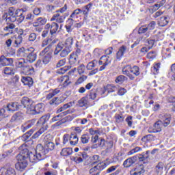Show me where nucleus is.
I'll use <instances>...</instances> for the list:
<instances>
[{
    "label": "nucleus",
    "instance_id": "obj_39",
    "mask_svg": "<svg viewBox=\"0 0 175 175\" xmlns=\"http://www.w3.org/2000/svg\"><path fill=\"white\" fill-rule=\"evenodd\" d=\"M96 65H98V61L93 60L87 64L86 69H88V70H92V69H94Z\"/></svg>",
    "mask_w": 175,
    "mask_h": 175
},
{
    "label": "nucleus",
    "instance_id": "obj_46",
    "mask_svg": "<svg viewBox=\"0 0 175 175\" xmlns=\"http://www.w3.org/2000/svg\"><path fill=\"white\" fill-rule=\"evenodd\" d=\"M81 142L83 144H87L90 142V135L88 134H83L81 137Z\"/></svg>",
    "mask_w": 175,
    "mask_h": 175
},
{
    "label": "nucleus",
    "instance_id": "obj_31",
    "mask_svg": "<svg viewBox=\"0 0 175 175\" xmlns=\"http://www.w3.org/2000/svg\"><path fill=\"white\" fill-rule=\"evenodd\" d=\"M167 24H169V20H167V17L166 16L161 17L158 21V25L159 27H166Z\"/></svg>",
    "mask_w": 175,
    "mask_h": 175
},
{
    "label": "nucleus",
    "instance_id": "obj_61",
    "mask_svg": "<svg viewBox=\"0 0 175 175\" xmlns=\"http://www.w3.org/2000/svg\"><path fill=\"white\" fill-rule=\"evenodd\" d=\"M155 57H157V52L155 51H151L147 54V58L149 59H154Z\"/></svg>",
    "mask_w": 175,
    "mask_h": 175
},
{
    "label": "nucleus",
    "instance_id": "obj_49",
    "mask_svg": "<svg viewBox=\"0 0 175 175\" xmlns=\"http://www.w3.org/2000/svg\"><path fill=\"white\" fill-rule=\"evenodd\" d=\"M69 142H70V135L69 134H65L63 136V146L69 144Z\"/></svg>",
    "mask_w": 175,
    "mask_h": 175
},
{
    "label": "nucleus",
    "instance_id": "obj_18",
    "mask_svg": "<svg viewBox=\"0 0 175 175\" xmlns=\"http://www.w3.org/2000/svg\"><path fill=\"white\" fill-rule=\"evenodd\" d=\"M148 154H150V152L148 150L146 152L139 154H138V156H137V159H139V162H144V163H147V162L148 161V158H150Z\"/></svg>",
    "mask_w": 175,
    "mask_h": 175
},
{
    "label": "nucleus",
    "instance_id": "obj_51",
    "mask_svg": "<svg viewBox=\"0 0 175 175\" xmlns=\"http://www.w3.org/2000/svg\"><path fill=\"white\" fill-rule=\"evenodd\" d=\"M126 79H127L126 77L124 75H120L117 77L116 79V83H119L120 84H122V83H124L125 80H126Z\"/></svg>",
    "mask_w": 175,
    "mask_h": 175
},
{
    "label": "nucleus",
    "instance_id": "obj_56",
    "mask_svg": "<svg viewBox=\"0 0 175 175\" xmlns=\"http://www.w3.org/2000/svg\"><path fill=\"white\" fill-rule=\"evenodd\" d=\"M69 69H70L69 67L66 66L57 70V73H58V75H64V73H66V72H68Z\"/></svg>",
    "mask_w": 175,
    "mask_h": 175
},
{
    "label": "nucleus",
    "instance_id": "obj_47",
    "mask_svg": "<svg viewBox=\"0 0 175 175\" xmlns=\"http://www.w3.org/2000/svg\"><path fill=\"white\" fill-rule=\"evenodd\" d=\"M131 73H133V75H135V76H139V75H140L139 67L137 66L131 67Z\"/></svg>",
    "mask_w": 175,
    "mask_h": 175
},
{
    "label": "nucleus",
    "instance_id": "obj_44",
    "mask_svg": "<svg viewBox=\"0 0 175 175\" xmlns=\"http://www.w3.org/2000/svg\"><path fill=\"white\" fill-rule=\"evenodd\" d=\"M91 8H92V3H90L89 4L82 8L81 12L83 13V14L87 15L88 14V12H90V9H91Z\"/></svg>",
    "mask_w": 175,
    "mask_h": 175
},
{
    "label": "nucleus",
    "instance_id": "obj_34",
    "mask_svg": "<svg viewBox=\"0 0 175 175\" xmlns=\"http://www.w3.org/2000/svg\"><path fill=\"white\" fill-rule=\"evenodd\" d=\"M64 45V47H68L70 50H72V45L73 44V38L69 37L68 38L65 43H63Z\"/></svg>",
    "mask_w": 175,
    "mask_h": 175
},
{
    "label": "nucleus",
    "instance_id": "obj_43",
    "mask_svg": "<svg viewBox=\"0 0 175 175\" xmlns=\"http://www.w3.org/2000/svg\"><path fill=\"white\" fill-rule=\"evenodd\" d=\"M64 100H61L58 97H55L50 100L49 103L50 105H55V106H58V105H61Z\"/></svg>",
    "mask_w": 175,
    "mask_h": 175
},
{
    "label": "nucleus",
    "instance_id": "obj_41",
    "mask_svg": "<svg viewBox=\"0 0 175 175\" xmlns=\"http://www.w3.org/2000/svg\"><path fill=\"white\" fill-rule=\"evenodd\" d=\"M21 43H23V37L21 36H18L15 38V40H14V47H18Z\"/></svg>",
    "mask_w": 175,
    "mask_h": 175
},
{
    "label": "nucleus",
    "instance_id": "obj_24",
    "mask_svg": "<svg viewBox=\"0 0 175 175\" xmlns=\"http://www.w3.org/2000/svg\"><path fill=\"white\" fill-rule=\"evenodd\" d=\"M161 122L163 126L166 127L169 124H170V120H172V117L169 114H165L161 116Z\"/></svg>",
    "mask_w": 175,
    "mask_h": 175
},
{
    "label": "nucleus",
    "instance_id": "obj_21",
    "mask_svg": "<svg viewBox=\"0 0 175 175\" xmlns=\"http://www.w3.org/2000/svg\"><path fill=\"white\" fill-rule=\"evenodd\" d=\"M21 81L25 85H28V87H32L33 85V79L30 77H22Z\"/></svg>",
    "mask_w": 175,
    "mask_h": 175
},
{
    "label": "nucleus",
    "instance_id": "obj_36",
    "mask_svg": "<svg viewBox=\"0 0 175 175\" xmlns=\"http://www.w3.org/2000/svg\"><path fill=\"white\" fill-rule=\"evenodd\" d=\"M88 97H83L79 100H78V106L79 107H84L88 105V100H87Z\"/></svg>",
    "mask_w": 175,
    "mask_h": 175
},
{
    "label": "nucleus",
    "instance_id": "obj_62",
    "mask_svg": "<svg viewBox=\"0 0 175 175\" xmlns=\"http://www.w3.org/2000/svg\"><path fill=\"white\" fill-rule=\"evenodd\" d=\"M92 161H94V162H93V163H92L90 166V167H92V166H94V165H96V163H98V162L99 161V156L98 155H94L92 158Z\"/></svg>",
    "mask_w": 175,
    "mask_h": 175
},
{
    "label": "nucleus",
    "instance_id": "obj_14",
    "mask_svg": "<svg viewBox=\"0 0 175 175\" xmlns=\"http://www.w3.org/2000/svg\"><path fill=\"white\" fill-rule=\"evenodd\" d=\"M13 64L12 58H7L5 55L0 57V66H9Z\"/></svg>",
    "mask_w": 175,
    "mask_h": 175
},
{
    "label": "nucleus",
    "instance_id": "obj_22",
    "mask_svg": "<svg viewBox=\"0 0 175 175\" xmlns=\"http://www.w3.org/2000/svg\"><path fill=\"white\" fill-rule=\"evenodd\" d=\"M47 23V19L46 18L40 17L34 21L33 24V27H40L41 25H44Z\"/></svg>",
    "mask_w": 175,
    "mask_h": 175
},
{
    "label": "nucleus",
    "instance_id": "obj_19",
    "mask_svg": "<svg viewBox=\"0 0 175 175\" xmlns=\"http://www.w3.org/2000/svg\"><path fill=\"white\" fill-rule=\"evenodd\" d=\"M23 10H15L14 12V15L15 16V17L17 19L18 23H23L25 18V16H24V14H23V12H21Z\"/></svg>",
    "mask_w": 175,
    "mask_h": 175
},
{
    "label": "nucleus",
    "instance_id": "obj_35",
    "mask_svg": "<svg viewBox=\"0 0 175 175\" xmlns=\"http://www.w3.org/2000/svg\"><path fill=\"white\" fill-rule=\"evenodd\" d=\"M23 72L25 75H32L35 72L34 69L31 66H25L23 68Z\"/></svg>",
    "mask_w": 175,
    "mask_h": 175
},
{
    "label": "nucleus",
    "instance_id": "obj_53",
    "mask_svg": "<svg viewBox=\"0 0 175 175\" xmlns=\"http://www.w3.org/2000/svg\"><path fill=\"white\" fill-rule=\"evenodd\" d=\"M3 173H5V175H16V170L13 168H8Z\"/></svg>",
    "mask_w": 175,
    "mask_h": 175
},
{
    "label": "nucleus",
    "instance_id": "obj_5",
    "mask_svg": "<svg viewBox=\"0 0 175 175\" xmlns=\"http://www.w3.org/2000/svg\"><path fill=\"white\" fill-rule=\"evenodd\" d=\"M54 41L50 43L44 50L40 53V58L42 59L44 65H47L51 61V53L49 52L51 50Z\"/></svg>",
    "mask_w": 175,
    "mask_h": 175
},
{
    "label": "nucleus",
    "instance_id": "obj_33",
    "mask_svg": "<svg viewBox=\"0 0 175 175\" xmlns=\"http://www.w3.org/2000/svg\"><path fill=\"white\" fill-rule=\"evenodd\" d=\"M125 51H126V46H122L120 49L118 53H116V57L118 59H120L121 57L125 54Z\"/></svg>",
    "mask_w": 175,
    "mask_h": 175
},
{
    "label": "nucleus",
    "instance_id": "obj_42",
    "mask_svg": "<svg viewBox=\"0 0 175 175\" xmlns=\"http://www.w3.org/2000/svg\"><path fill=\"white\" fill-rule=\"evenodd\" d=\"M131 65H126L122 69V75H124L125 76H128L131 74Z\"/></svg>",
    "mask_w": 175,
    "mask_h": 175
},
{
    "label": "nucleus",
    "instance_id": "obj_26",
    "mask_svg": "<svg viewBox=\"0 0 175 175\" xmlns=\"http://www.w3.org/2000/svg\"><path fill=\"white\" fill-rule=\"evenodd\" d=\"M55 147V145L54 144V143L51 142H49L46 141L45 142V152L46 154H47L48 151H53V150H54Z\"/></svg>",
    "mask_w": 175,
    "mask_h": 175
},
{
    "label": "nucleus",
    "instance_id": "obj_63",
    "mask_svg": "<svg viewBox=\"0 0 175 175\" xmlns=\"http://www.w3.org/2000/svg\"><path fill=\"white\" fill-rule=\"evenodd\" d=\"M124 116L120 115V114H118L116 116V121L118 124H120L121 122H124Z\"/></svg>",
    "mask_w": 175,
    "mask_h": 175
},
{
    "label": "nucleus",
    "instance_id": "obj_37",
    "mask_svg": "<svg viewBox=\"0 0 175 175\" xmlns=\"http://www.w3.org/2000/svg\"><path fill=\"white\" fill-rule=\"evenodd\" d=\"M96 96H98V90L94 89L90 91L87 98L92 99V100H94V99L96 98Z\"/></svg>",
    "mask_w": 175,
    "mask_h": 175
},
{
    "label": "nucleus",
    "instance_id": "obj_25",
    "mask_svg": "<svg viewBox=\"0 0 175 175\" xmlns=\"http://www.w3.org/2000/svg\"><path fill=\"white\" fill-rule=\"evenodd\" d=\"M72 113H74L73 109H68V110H67V111H65L62 112V113H60V114H59V115H57V116L53 117V118H52V121H53V122H54V121H58V120H60V119H61V118H59L64 117V116H66V115H68V114H72Z\"/></svg>",
    "mask_w": 175,
    "mask_h": 175
},
{
    "label": "nucleus",
    "instance_id": "obj_59",
    "mask_svg": "<svg viewBox=\"0 0 175 175\" xmlns=\"http://www.w3.org/2000/svg\"><path fill=\"white\" fill-rule=\"evenodd\" d=\"M80 13H82V12H81V9L78 8V9H77V10H75L73 11V12H72V14L70 16V17L71 18H75V17L76 16H77V14H80Z\"/></svg>",
    "mask_w": 175,
    "mask_h": 175
},
{
    "label": "nucleus",
    "instance_id": "obj_20",
    "mask_svg": "<svg viewBox=\"0 0 175 175\" xmlns=\"http://www.w3.org/2000/svg\"><path fill=\"white\" fill-rule=\"evenodd\" d=\"M111 64V59H110V57L107 55H103L102 56L99 61H98V65H109Z\"/></svg>",
    "mask_w": 175,
    "mask_h": 175
},
{
    "label": "nucleus",
    "instance_id": "obj_23",
    "mask_svg": "<svg viewBox=\"0 0 175 175\" xmlns=\"http://www.w3.org/2000/svg\"><path fill=\"white\" fill-rule=\"evenodd\" d=\"M47 128H49V126L47 125L42 126L39 131H38L33 135L31 139H38V137H39L40 135H43V133H44L46 131H47Z\"/></svg>",
    "mask_w": 175,
    "mask_h": 175
},
{
    "label": "nucleus",
    "instance_id": "obj_2",
    "mask_svg": "<svg viewBox=\"0 0 175 175\" xmlns=\"http://www.w3.org/2000/svg\"><path fill=\"white\" fill-rule=\"evenodd\" d=\"M18 55L19 57H23V58H27V61L32 64L36 61V53H35V48L29 47L25 48L21 47L18 50Z\"/></svg>",
    "mask_w": 175,
    "mask_h": 175
},
{
    "label": "nucleus",
    "instance_id": "obj_58",
    "mask_svg": "<svg viewBox=\"0 0 175 175\" xmlns=\"http://www.w3.org/2000/svg\"><path fill=\"white\" fill-rule=\"evenodd\" d=\"M21 117H23V113L21 112H17L12 116V120L16 121V120H20Z\"/></svg>",
    "mask_w": 175,
    "mask_h": 175
},
{
    "label": "nucleus",
    "instance_id": "obj_4",
    "mask_svg": "<svg viewBox=\"0 0 175 175\" xmlns=\"http://www.w3.org/2000/svg\"><path fill=\"white\" fill-rule=\"evenodd\" d=\"M72 49L65 46L63 42H59L56 45L55 49L54 51V55H58L59 54L62 58H65L69 55Z\"/></svg>",
    "mask_w": 175,
    "mask_h": 175
},
{
    "label": "nucleus",
    "instance_id": "obj_1",
    "mask_svg": "<svg viewBox=\"0 0 175 175\" xmlns=\"http://www.w3.org/2000/svg\"><path fill=\"white\" fill-rule=\"evenodd\" d=\"M22 152H23V155H25L26 159L29 158L30 162L35 163L38 162V161H42L46 157V150H44V148L42 144H38L36 148V152L33 153L28 150V149L25 148Z\"/></svg>",
    "mask_w": 175,
    "mask_h": 175
},
{
    "label": "nucleus",
    "instance_id": "obj_11",
    "mask_svg": "<svg viewBox=\"0 0 175 175\" xmlns=\"http://www.w3.org/2000/svg\"><path fill=\"white\" fill-rule=\"evenodd\" d=\"M59 27L58 23L53 22L51 24L47 23L45 25V29H50L51 35H54V33H57Z\"/></svg>",
    "mask_w": 175,
    "mask_h": 175
},
{
    "label": "nucleus",
    "instance_id": "obj_55",
    "mask_svg": "<svg viewBox=\"0 0 175 175\" xmlns=\"http://www.w3.org/2000/svg\"><path fill=\"white\" fill-rule=\"evenodd\" d=\"M36 120H31L30 121H27L25 123H24L27 128L30 129V128H32L35 125Z\"/></svg>",
    "mask_w": 175,
    "mask_h": 175
},
{
    "label": "nucleus",
    "instance_id": "obj_12",
    "mask_svg": "<svg viewBox=\"0 0 175 175\" xmlns=\"http://www.w3.org/2000/svg\"><path fill=\"white\" fill-rule=\"evenodd\" d=\"M23 105H19L18 102H12L7 105V110L8 111H17V110H19V109H21Z\"/></svg>",
    "mask_w": 175,
    "mask_h": 175
},
{
    "label": "nucleus",
    "instance_id": "obj_48",
    "mask_svg": "<svg viewBox=\"0 0 175 175\" xmlns=\"http://www.w3.org/2000/svg\"><path fill=\"white\" fill-rule=\"evenodd\" d=\"M72 106V103H69L67 104L64 105L62 107L57 109V113H62V111H65L66 109H69Z\"/></svg>",
    "mask_w": 175,
    "mask_h": 175
},
{
    "label": "nucleus",
    "instance_id": "obj_52",
    "mask_svg": "<svg viewBox=\"0 0 175 175\" xmlns=\"http://www.w3.org/2000/svg\"><path fill=\"white\" fill-rule=\"evenodd\" d=\"M4 73L5 75H14V70H13V69H12V68H9V67H5L4 68Z\"/></svg>",
    "mask_w": 175,
    "mask_h": 175
},
{
    "label": "nucleus",
    "instance_id": "obj_60",
    "mask_svg": "<svg viewBox=\"0 0 175 175\" xmlns=\"http://www.w3.org/2000/svg\"><path fill=\"white\" fill-rule=\"evenodd\" d=\"M77 70L79 75H83L85 70V66H84V64H81L79 66H78Z\"/></svg>",
    "mask_w": 175,
    "mask_h": 175
},
{
    "label": "nucleus",
    "instance_id": "obj_28",
    "mask_svg": "<svg viewBox=\"0 0 175 175\" xmlns=\"http://www.w3.org/2000/svg\"><path fill=\"white\" fill-rule=\"evenodd\" d=\"M72 152L73 149L71 148H64L62 150L60 154L62 155V157H68L69 155H72Z\"/></svg>",
    "mask_w": 175,
    "mask_h": 175
},
{
    "label": "nucleus",
    "instance_id": "obj_45",
    "mask_svg": "<svg viewBox=\"0 0 175 175\" xmlns=\"http://www.w3.org/2000/svg\"><path fill=\"white\" fill-rule=\"evenodd\" d=\"M59 81L60 83H62L63 81H64L63 83V85H64V87H66V85H68L69 84V83H70L69 81V76L62 77L60 79H59Z\"/></svg>",
    "mask_w": 175,
    "mask_h": 175
},
{
    "label": "nucleus",
    "instance_id": "obj_30",
    "mask_svg": "<svg viewBox=\"0 0 175 175\" xmlns=\"http://www.w3.org/2000/svg\"><path fill=\"white\" fill-rule=\"evenodd\" d=\"M162 125H163V124H162L161 120L157 121L154 124L153 132L154 133H157L158 132H161L162 131Z\"/></svg>",
    "mask_w": 175,
    "mask_h": 175
},
{
    "label": "nucleus",
    "instance_id": "obj_16",
    "mask_svg": "<svg viewBox=\"0 0 175 175\" xmlns=\"http://www.w3.org/2000/svg\"><path fill=\"white\" fill-rule=\"evenodd\" d=\"M137 161V156H133L132 157L127 159L126 161H124L123 165L124 167H131L132 165L136 163Z\"/></svg>",
    "mask_w": 175,
    "mask_h": 175
},
{
    "label": "nucleus",
    "instance_id": "obj_32",
    "mask_svg": "<svg viewBox=\"0 0 175 175\" xmlns=\"http://www.w3.org/2000/svg\"><path fill=\"white\" fill-rule=\"evenodd\" d=\"M33 132H35V129H31V130H29V131H27L26 133H25L23 136H22V140L23 142H27V140H28V139H29V137H31V136L32 135V134L33 133Z\"/></svg>",
    "mask_w": 175,
    "mask_h": 175
},
{
    "label": "nucleus",
    "instance_id": "obj_10",
    "mask_svg": "<svg viewBox=\"0 0 175 175\" xmlns=\"http://www.w3.org/2000/svg\"><path fill=\"white\" fill-rule=\"evenodd\" d=\"M21 103L23 107L27 109V114H29V109H32V107L33 106L32 105V100L28 97H23L21 100Z\"/></svg>",
    "mask_w": 175,
    "mask_h": 175
},
{
    "label": "nucleus",
    "instance_id": "obj_64",
    "mask_svg": "<svg viewBox=\"0 0 175 175\" xmlns=\"http://www.w3.org/2000/svg\"><path fill=\"white\" fill-rule=\"evenodd\" d=\"M148 31V29L144 26H142L139 28L138 33L140 35L142 33H146Z\"/></svg>",
    "mask_w": 175,
    "mask_h": 175
},
{
    "label": "nucleus",
    "instance_id": "obj_50",
    "mask_svg": "<svg viewBox=\"0 0 175 175\" xmlns=\"http://www.w3.org/2000/svg\"><path fill=\"white\" fill-rule=\"evenodd\" d=\"M142 148L137 146L133 149H131L128 153L127 155H133V154H136V152H139L142 151Z\"/></svg>",
    "mask_w": 175,
    "mask_h": 175
},
{
    "label": "nucleus",
    "instance_id": "obj_6",
    "mask_svg": "<svg viewBox=\"0 0 175 175\" xmlns=\"http://www.w3.org/2000/svg\"><path fill=\"white\" fill-rule=\"evenodd\" d=\"M14 8L10 7L8 11V12H5L2 18L3 20L5 21V23H15V21H17L18 18L16 17L14 15Z\"/></svg>",
    "mask_w": 175,
    "mask_h": 175
},
{
    "label": "nucleus",
    "instance_id": "obj_7",
    "mask_svg": "<svg viewBox=\"0 0 175 175\" xmlns=\"http://www.w3.org/2000/svg\"><path fill=\"white\" fill-rule=\"evenodd\" d=\"M81 55V50L77 49L75 52H72L69 56V64L72 66H76L79 63V57Z\"/></svg>",
    "mask_w": 175,
    "mask_h": 175
},
{
    "label": "nucleus",
    "instance_id": "obj_38",
    "mask_svg": "<svg viewBox=\"0 0 175 175\" xmlns=\"http://www.w3.org/2000/svg\"><path fill=\"white\" fill-rule=\"evenodd\" d=\"M79 142V137L77 135H71L70 136V144L71 146H76V144Z\"/></svg>",
    "mask_w": 175,
    "mask_h": 175
},
{
    "label": "nucleus",
    "instance_id": "obj_57",
    "mask_svg": "<svg viewBox=\"0 0 175 175\" xmlns=\"http://www.w3.org/2000/svg\"><path fill=\"white\" fill-rule=\"evenodd\" d=\"M18 68H25V60L24 59H19L17 62Z\"/></svg>",
    "mask_w": 175,
    "mask_h": 175
},
{
    "label": "nucleus",
    "instance_id": "obj_40",
    "mask_svg": "<svg viewBox=\"0 0 175 175\" xmlns=\"http://www.w3.org/2000/svg\"><path fill=\"white\" fill-rule=\"evenodd\" d=\"M105 91L110 94V92H116L117 91V87L114 86V85H107L105 87Z\"/></svg>",
    "mask_w": 175,
    "mask_h": 175
},
{
    "label": "nucleus",
    "instance_id": "obj_15",
    "mask_svg": "<svg viewBox=\"0 0 175 175\" xmlns=\"http://www.w3.org/2000/svg\"><path fill=\"white\" fill-rule=\"evenodd\" d=\"M165 170V163L163 162H159L154 168L155 175H162L163 174V171Z\"/></svg>",
    "mask_w": 175,
    "mask_h": 175
},
{
    "label": "nucleus",
    "instance_id": "obj_3",
    "mask_svg": "<svg viewBox=\"0 0 175 175\" xmlns=\"http://www.w3.org/2000/svg\"><path fill=\"white\" fill-rule=\"evenodd\" d=\"M16 160L18 161V162L15 164L16 170H18L19 172H24L27 166H28V161H27L24 152H21L16 156Z\"/></svg>",
    "mask_w": 175,
    "mask_h": 175
},
{
    "label": "nucleus",
    "instance_id": "obj_17",
    "mask_svg": "<svg viewBox=\"0 0 175 175\" xmlns=\"http://www.w3.org/2000/svg\"><path fill=\"white\" fill-rule=\"evenodd\" d=\"M65 16L61 15L59 13L55 14L53 17L51 18V21H56L59 24H62L65 21Z\"/></svg>",
    "mask_w": 175,
    "mask_h": 175
},
{
    "label": "nucleus",
    "instance_id": "obj_13",
    "mask_svg": "<svg viewBox=\"0 0 175 175\" xmlns=\"http://www.w3.org/2000/svg\"><path fill=\"white\" fill-rule=\"evenodd\" d=\"M144 173V166L138 165L130 171L131 175H141Z\"/></svg>",
    "mask_w": 175,
    "mask_h": 175
},
{
    "label": "nucleus",
    "instance_id": "obj_8",
    "mask_svg": "<svg viewBox=\"0 0 175 175\" xmlns=\"http://www.w3.org/2000/svg\"><path fill=\"white\" fill-rule=\"evenodd\" d=\"M106 166H107V164H106V163L104 161L98 163L90 170L89 173L92 175H99L100 174V172H102V170H103Z\"/></svg>",
    "mask_w": 175,
    "mask_h": 175
},
{
    "label": "nucleus",
    "instance_id": "obj_54",
    "mask_svg": "<svg viewBox=\"0 0 175 175\" xmlns=\"http://www.w3.org/2000/svg\"><path fill=\"white\" fill-rule=\"evenodd\" d=\"M155 25H157V23H155V21H151L146 28H148V31H152L153 29H155Z\"/></svg>",
    "mask_w": 175,
    "mask_h": 175
},
{
    "label": "nucleus",
    "instance_id": "obj_27",
    "mask_svg": "<svg viewBox=\"0 0 175 175\" xmlns=\"http://www.w3.org/2000/svg\"><path fill=\"white\" fill-rule=\"evenodd\" d=\"M7 25L3 28V31H7L10 33H13V29L16 28V25L13 23H6Z\"/></svg>",
    "mask_w": 175,
    "mask_h": 175
},
{
    "label": "nucleus",
    "instance_id": "obj_29",
    "mask_svg": "<svg viewBox=\"0 0 175 175\" xmlns=\"http://www.w3.org/2000/svg\"><path fill=\"white\" fill-rule=\"evenodd\" d=\"M49 120H50V113H47L46 115L42 116L37 122V124H40V125H44Z\"/></svg>",
    "mask_w": 175,
    "mask_h": 175
},
{
    "label": "nucleus",
    "instance_id": "obj_9",
    "mask_svg": "<svg viewBox=\"0 0 175 175\" xmlns=\"http://www.w3.org/2000/svg\"><path fill=\"white\" fill-rule=\"evenodd\" d=\"M44 108H43V104H37L36 106L29 109V114H40V113H43Z\"/></svg>",
    "mask_w": 175,
    "mask_h": 175
}]
</instances>
